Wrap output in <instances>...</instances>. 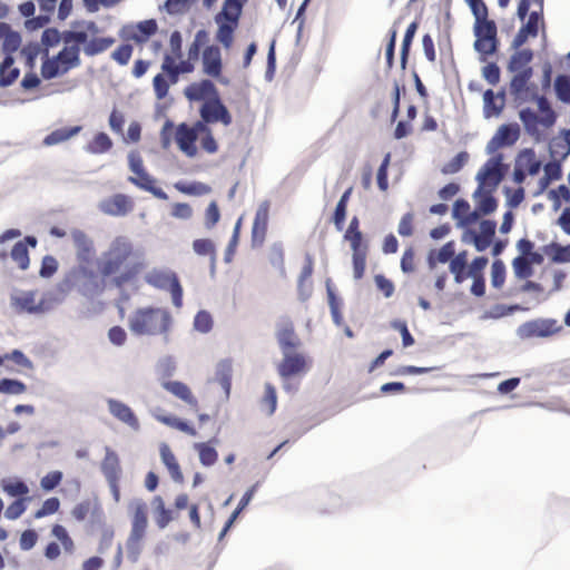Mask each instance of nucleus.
I'll list each match as a JSON object with an SVG mask.
<instances>
[{"label":"nucleus","instance_id":"obj_1","mask_svg":"<svg viewBox=\"0 0 570 570\" xmlns=\"http://www.w3.org/2000/svg\"><path fill=\"white\" fill-rule=\"evenodd\" d=\"M104 278H110L116 287L134 282L145 269L144 255L126 236H117L98 262Z\"/></svg>","mask_w":570,"mask_h":570},{"label":"nucleus","instance_id":"obj_2","mask_svg":"<svg viewBox=\"0 0 570 570\" xmlns=\"http://www.w3.org/2000/svg\"><path fill=\"white\" fill-rule=\"evenodd\" d=\"M173 324L168 309L163 307L137 308L128 321L129 330L138 336H165L167 338Z\"/></svg>","mask_w":570,"mask_h":570},{"label":"nucleus","instance_id":"obj_3","mask_svg":"<svg viewBox=\"0 0 570 570\" xmlns=\"http://www.w3.org/2000/svg\"><path fill=\"white\" fill-rule=\"evenodd\" d=\"M474 17L473 27L475 41L474 49L481 55V60L485 61L489 56L497 52L498 28L493 20L488 18V7L483 0H466Z\"/></svg>","mask_w":570,"mask_h":570},{"label":"nucleus","instance_id":"obj_4","mask_svg":"<svg viewBox=\"0 0 570 570\" xmlns=\"http://www.w3.org/2000/svg\"><path fill=\"white\" fill-rule=\"evenodd\" d=\"M130 515V532L126 540L127 557L137 562L141 551L142 541L148 529V505L142 499H134L128 504Z\"/></svg>","mask_w":570,"mask_h":570},{"label":"nucleus","instance_id":"obj_5","mask_svg":"<svg viewBox=\"0 0 570 570\" xmlns=\"http://www.w3.org/2000/svg\"><path fill=\"white\" fill-rule=\"evenodd\" d=\"M78 66H80V47L66 46L57 56L47 58L42 62L41 75L45 79H52Z\"/></svg>","mask_w":570,"mask_h":570},{"label":"nucleus","instance_id":"obj_6","mask_svg":"<svg viewBox=\"0 0 570 570\" xmlns=\"http://www.w3.org/2000/svg\"><path fill=\"white\" fill-rule=\"evenodd\" d=\"M145 281L158 289H168L175 307L183 306V287L176 273L165 269H153L146 274Z\"/></svg>","mask_w":570,"mask_h":570},{"label":"nucleus","instance_id":"obj_7","mask_svg":"<svg viewBox=\"0 0 570 570\" xmlns=\"http://www.w3.org/2000/svg\"><path fill=\"white\" fill-rule=\"evenodd\" d=\"M51 535L57 541H50L43 549V556L49 561L57 560L61 554V548L65 553L72 554L76 550V544L68 530L59 523L51 527Z\"/></svg>","mask_w":570,"mask_h":570},{"label":"nucleus","instance_id":"obj_8","mask_svg":"<svg viewBox=\"0 0 570 570\" xmlns=\"http://www.w3.org/2000/svg\"><path fill=\"white\" fill-rule=\"evenodd\" d=\"M495 229V222L484 219L480 223V232L466 228L462 234V242L473 244L478 252H483L493 243Z\"/></svg>","mask_w":570,"mask_h":570},{"label":"nucleus","instance_id":"obj_9","mask_svg":"<svg viewBox=\"0 0 570 570\" xmlns=\"http://www.w3.org/2000/svg\"><path fill=\"white\" fill-rule=\"evenodd\" d=\"M562 330L558 321L550 318H539L525 322L519 328L522 338L549 337Z\"/></svg>","mask_w":570,"mask_h":570},{"label":"nucleus","instance_id":"obj_10","mask_svg":"<svg viewBox=\"0 0 570 570\" xmlns=\"http://www.w3.org/2000/svg\"><path fill=\"white\" fill-rule=\"evenodd\" d=\"M37 291H21L11 295L10 302L12 308L19 313L39 314L43 313L46 307L45 299H38Z\"/></svg>","mask_w":570,"mask_h":570},{"label":"nucleus","instance_id":"obj_11","mask_svg":"<svg viewBox=\"0 0 570 570\" xmlns=\"http://www.w3.org/2000/svg\"><path fill=\"white\" fill-rule=\"evenodd\" d=\"M203 72L217 79L223 85H228L229 80L223 77L222 52L217 46H207L202 53Z\"/></svg>","mask_w":570,"mask_h":570},{"label":"nucleus","instance_id":"obj_12","mask_svg":"<svg viewBox=\"0 0 570 570\" xmlns=\"http://www.w3.org/2000/svg\"><path fill=\"white\" fill-rule=\"evenodd\" d=\"M532 75V68H525L520 72H517L511 79L510 92L515 100L530 101L535 96V86H529Z\"/></svg>","mask_w":570,"mask_h":570},{"label":"nucleus","instance_id":"obj_13","mask_svg":"<svg viewBox=\"0 0 570 570\" xmlns=\"http://www.w3.org/2000/svg\"><path fill=\"white\" fill-rule=\"evenodd\" d=\"M503 178L500 159L491 158L478 173L476 179L479 181V190L489 189L495 190L498 185Z\"/></svg>","mask_w":570,"mask_h":570},{"label":"nucleus","instance_id":"obj_14","mask_svg":"<svg viewBox=\"0 0 570 570\" xmlns=\"http://www.w3.org/2000/svg\"><path fill=\"white\" fill-rule=\"evenodd\" d=\"M158 30L155 19H148L134 24H127L121 29V37L138 45L145 43Z\"/></svg>","mask_w":570,"mask_h":570},{"label":"nucleus","instance_id":"obj_15","mask_svg":"<svg viewBox=\"0 0 570 570\" xmlns=\"http://www.w3.org/2000/svg\"><path fill=\"white\" fill-rule=\"evenodd\" d=\"M200 117L207 124L222 122L229 125L232 116L225 105L222 102L219 96L206 100L200 108Z\"/></svg>","mask_w":570,"mask_h":570},{"label":"nucleus","instance_id":"obj_16","mask_svg":"<svg viewBox=\"0 0 570 570\" xmlns=\"http://www.w3.org/2000/svg\"><path fill=\"white\" fill-rule=\"evenodd\" d=\"M283 355L284 357L277 367L278 374L283 379H287L306 371L307 362L303 354L287 351L286 353H283Z\"/></svg>","mask_w":570,"mask_h":570},{"label":"nucleus","instance_id":"obj_17","mask_svg":"<svg viewBox=\"0 0 570 570\" xmlns=\"http://www.w3.org/2000/svg\"><path fill=\"white\" fill-rule=\"evenodd\" d=\"M184 94L190 101H206L219 96L216 86L209 79L191 82L185 88Z\"/></svg>","mask_w":570,"mask_h":570},{"label":"nucleus","instance_id":"obj_18","mask_svg":"<svg viewBox=\"0 0 570 570\" xmlns=\"http://www.w3.org/2000/svg\"><path fill=\"white\" fill-rule=\"evenodd\" d=\"M276 337L283 353L294 351L301 345V341L295 333L294 324L288 318L282 320L278 324Z\"/></svg>","mask_w":570,"mask_h":570},{"label":"nucleus","instance_id":"obj_19","mask_svg":"<svg viewBox=\"0 0 570 570\" xmlns=\"http://www.w3.org/2000/svg\"><path fill=\"white\" fill-rule=\"evenodd\" d=\"M99 207L101 212L107 215L124 216L132 209L134 204L128 196L124 194H116L107 199H104Z\"/></svg>","mask_w":570,"mask_h":570},{"label":"nucleus","instance_id":"obj_20","mask_svg":"<svg viewBox=\"0 0 570 570\" xmlns=\"http://www.w3.org/2000/svg\"><path fill=\"white\" fill-rule=\"evenodd\" d=\"M268 218H269V203L263 202L258 206L256 214H255L254 222H253L252 239H253L254 244H258V245L263 244L265 236H266V232H267Z\"/></svg>","mask_w":570,"mask_h":570},{"label":"nucleus","instance_id":"obj_21","mask_svg":"<svg viewBox=\"0 0 570 570\" xmlns=\"http://www.w3.org/2000/svg\"><path fill=\"white\" fill-rule=\"evenodd\" d=\"M108 409L110 413L122 423L127 424L134 430L139 429V421L137 416L135 415L132 410L125 403L117 400H109Z\"/></svg>","mask_w":570,"mask_h":570},{"label":"nucleus","instance_id":"obj_22","mask_svg":"<svg viewBox=\"0 0 570 570\" xmlns=\"http://www.w3.org/2000/svg\"><path fill=\"white\" fill-rule=\"evenodd\" d=\"M453 217L458 219V224L465 229L479 219V212L471 210L470 204L465 199H458L453 205Z\"/></svg>","mask_w":570,"mask_h":570},{"label":"nucleus","instance_id":"obj_23","mask_svg":"<svg viewBox=\"0 0 570 570\" xmlns=\"http://www.w3.org/2000/svg\"><path fill=\"white\" fill-rule=\"evenodd\" d=\"M28 245L35 247L37 239L33 236H27L23 240H19L11 249V258L18 264L19 268L24 271L29 267L30 258Z\"/></svg>","mask_w":570,"mask_h":570},{"label":"nucleus","instance_id":"obj_24","mask_svg":"<svg viewBox=\"0 0 570 570\" xmlns=\"http://www.w3.org/2000/svg\"><path fill=\"white\" fill-rule=\"evenodd\" d=\"M136 176H131L128 178L130 183L136 185L137 187L151 193L156 198L161 200H167L168 195L159 187L155 185V179L148 175L146 170L142 173H136Z\"/></svg>","mask_w":570,"mask_h":570},{"label":"nucleus","instance_id":"obj_25","mask_svg":"<svg viewBox=\"0 0 570 570\" xmlns=\"http://www.w3.org/2000/svg\"><path fill=\"white\" fill-rule=\"evenodd\" d=\"M163 386L165 387V390H167L173 395L187 403L194 410H198V401L193 395L187 384L179 381H167L163 384Z\"/></svg>","mask_w":570,"mask_h":570},{"label":"nucleus","instance_id":"obj_26","mask_svg":"<svg viewBox=\"0 0 570 570\" xmlns=\"http://www.w3.org/2000/svg\"><path fill=\"white\" fill-rule=\"evenodd\" d=\"M159 453H160L161 461L165 464V466L167 468L171 479L175 482L181 483L184 481V475L180 471V465H179L175 454L170 450L169 445L166 443H163L159 448Z\"/></svg>","mask_w":570,"mask_h":570},{"label":"nucleus","instance_id":"obj_27","mask_svg":"<svg viewBox=\"0 0 570 570\" xmlns=\"http://www.w3.org/2000/svg\"><path fill=\"white\" fill-rule=\"evenodd\" d=\"M101 471L107 481H119L121 468L117 453L111 450H107L106 455L101 462Z\"/></svg>","mask_w":570,"mask_h":570},{"label":"nucleus","instance_id":"obj_28","mask_svg":"<svg viewBox=\"0 0 570 570\" xmlns=\"http://www.w3.org/2000/svg\"><path fill=\"white\" fill-rule=\"evenodd\" d=\"M484 100V116L487 118L498 116L504 108L505 99L504 94L501 92L498 96L491 89H488L483 95Z\"/></svg>","mask_w":570,"mask_h":570},{"label":"nucleus","instance_id":"obj_29","mask_svg":"<svg viewBox=\"0 0 570 570\" xmlns=\"http://www.w3.org/2000/svg\"><path fill=\"white\" fill-rule=\"evenodd\" d=\"M215 21L218 24L216 40L222 43L225 49H229L234 42V33L238 23L225 21L219 18H215Z\"/></svg>","mask_w":570,"mask_h":570},{"label":"nucleus","instance_id":"obj_30","mask_svg":"<svg viewBox=\"0 0 570 570\" xmlns=\"http://www.w3.org/2000/svg\"><path fill=\"white\" fill-rule=\"evenodd\" d=\"M494 190L489 189H482L474 193V197L478 198L476 200V209L479 212V217L481 215H488L493 213L498 207V202L493 197L492 193Z\"/></svg>","mask_w":570,"mask_h":570},{"label":"nucleus","instance_id":"obj_31","mask_svg":"<svg viewBox=\"0 0 570 570\" xmlns=\"http://www.w3.org/2000/svg\"><path fill=\"white\" fill-rule=\"evenodd\" d=\"M155 522L159 529L166 528L174 519L171 510L167 509L164 499L156 495L153 499Z\"/></svg>","mask_w":570,"mask_h":570},{"label":"nucleus","instance_id":"obj_32","mask_svg":"<svg viewBox=\"0 0 570 570\" xmlns=\"http://www.w3.org/2000/svg\"><path fill=\"white\" fill-rule=\"evenodd\" d=\"M450 272L454 275V281L459 284L466 279L468 253L465 250L456 254L450 262Z\"/></svg>","mask_w":570,"mask_h":570},{"label":"nucleus","instance_id":"obj_33","mask_svg":"<svg viewBox=\"0 0 570 570\" xmlns=\"http://www.w3.org/2000/svg\"><path fill=\"white\" fill-rule=\"evenodd\" d=\"M242 8L243 3L239 0H225L222 11L218 12L215 18L238 23L242 14Z\"/></svg>","mask_w":570,"mask_h":570},{"label":"nucleus","instance_id":"obj_34","mask_svg":"<svg viewBox=\"0 0 570 570\" xmlns=\"http://www.w3.org/2000/svg\"><path fill=\"white\" fill-rule=\"evenodd\" d=\"M0 29L4 31L2 35V51L4 56L12 57V53L18 51L21 45V37L18 32L11 31L6 24H1Z\"/></svg>","mask_w":570,"mask_h":570},{"label":"nucleus","instance_id":"obj_35","mask_svg":"<svg viewBox=\"0 0 570 570\" xmlns=\"http://www.w3.org/2000/svg\"><path fill=\"white\" fill-rule=\"evenodd\" d=\"M520 137L518 124H505L499 127L490 142H517Z\"/></svg>","mask_w":570,"mask_h":570},{"label":"nucleus","instance_id":"obj_36","mask_svg":"<svg viewBox=\"0 0 570 570\" xmlns=\"http://www.w3.org/2000/svg\"><path fill=\"white\" fill-rule=\"evenodd\" d=\"M176 190L189 196H204L212 193V187L202 181H177L174 184Z\"/></svg>","mask_w":570,"mask_h":570},{"label":"nucleus","instance_id":"obj_37","mask_svg":"<svg viewBox=\"0 0 570 570\" xmlns=\"http://www.w3.org/2000/svg\"><path fill=\"white\" fill-rule=\"evenodd\" d=\"M19 77V69L13 67V58L4 56L0 62V86L11 85Z\"/></svg>","mask_w":570,"mask_h":570},{"label":"nucleus","instance_id":"obj_38","mask_svg":"<svg viewBox=\"0 0 570 570\" xmlns=\"http://www.w3.org/2000/svg\"><path fill=\"white\" fill-rule=\"evenodd\" d=\"M2 490L10 497H21L24 498L29 493L28 485L14 478L3 479L1 481Z\"/></svg>","mask_w":570,"mask_h":570},{"label":"nucleus","instance_id":"obj_39","mask_svg":"<svg viewBox=\"0 0 570 570\" xmlns=\"http://www.w3.org/2000/svg\"><path fill=\"white\" fill-rule=\"evenodd\" d=\"M194 449L198 452L199 461L203 465L212 466L217 462L218 453L209 443H195Z\"/></svg>","mask_w":570,"mask_h":570},{"label":"nucleus","instance_id":"obj_40","mask_svg":"<svg viewBox=\"0 0 570 570\" xmlns=\"http://www.w3.org/2000/svg\"><path fill=\"white\" fill-rule=\"evenodd\" d=\"M532 51L529 49L517 51L510 59L509 70L513 72H520L525 68H530L528 65L532 60Z\"/></svg>","mask_w":570,"mask_h":570},{"label":"nucleus","instance_id":"obj_41","mask_svg":"<svg viewBox=\"0 0 570 570\" xmlns=\"http://www.w3.org/2000/svg\"><path fill=\"white\" fill-rule=\"evenodd\" d=\"M544 253L548 254L554 263H570V244L562 246L557 243H551L544 247Z\"/></svg>","mask_w":570,"mask_h":570},{"label":"nucleus","instance_id":"obj_42","mask_svg":"<svg viewBox=\"0 0 570 570\" xmlns=\"http://www.w3.org/2000/svg\"><path fill=\"white\" fill-rule=\"evenodd\" d=\"M115 42L114 38L106 37V38H94L90 41H87V45L83 48V51L87 56H96L98 53H101L106 51L108 48H110Z\"/></svg>","mask_w":570,"mask_h":570},{"label":"nucleus","instance_id":"obj_43","mask_svg":"<svg viewBox=\"0 0 570 570\" xmlns=\"http://www.w3.org/2000/svg\"><path fill=\"white\" fill-rule=\"evenodd\" d=\"M208 41V33L206 30H198L194 37L193 42L188 46L187 58L198 61L202 47Z\"/></svg>","mask_w":570,"mask_h":570},{"label":"nucleus","instance_id":"obj_44","mask_svg":"<svg viewBox=\"0 0 570 570\" xmlns=\"http://www.w3.org/2000/svg\"><path fill=\"white\" fill-rule=\"evenodd\" d=\"M81 130L80 126H73V127H63L53 130L50 135H48L43 142H63L71 137H73L76 134H78Z\"/></svg>","mask_w":570,"mask_h":570},{"label":"nucleus","instance_id":"obj_45","mask_svg":"<svg viewBox=\"0 0 570 570\" xmlns=\"http://www.w3.org/2000/svg\"><path fill=\"white\" fill-rule=\"evenodd\" d=\"M417 30V23L412 22L407 27L403 41H402V48H401V67L402 69L406 68L407 58L410 53L411 43L413 41V38L415 36V32Z\"/></svg>","mask_w":570,"mask_h":570},{"label":"nucleus","instance_id":"obj_46","mask_svg":"<svg viewBox=\"0 0 570 570\" xmlns=\"http://www.w3.org/2000/svg\"><path fill=\"white\" fill-rule=\"evenodd\" d=\"M535 99L538 102L539 110L542 112L541 117V125L544 127H550L556 121V114L550 107L549 101L543 96H535L532 98V100Z\"/></svg>","mask_w":570,"mask_h":570},{"label":"nucleus","instance_id":"obj_47","mask_svg":"<svg viewBox=\"0 0 570 570\" xmlns=\"http://www.w3.org/2000/svg\"><path fill=\"white\" fill-rule=\"evenodd\" d=\"M353 249V272L356 279H361L366 266V247L361 246Z\"/></svg>","mask_w":570,"mask_h":570},{"label":"nucleus","instance_id":"obj_48","mask_svg":"<svg viewBox=\"0 0 570 570\" xmlns=\"http://www.w3.org/2000/svg\"><path fill=\"white\" fill-rule=\"evenodd\" d=\"M519 164L530 175H535L541 168V161L537 159L533 150L525 149L519 158Z\"/></svg>","mask_w":570,"mask_h":570},{"label":"nucleus","instance_id":"obj_49","mask_svg":"<svg viewBox=\"0 0 570 570\" xmlns=\"http://www.w3.org/2000/svg\"><path fill=\"white\" fill-rule=\"evenodd\" d=\"M157 420L165 425L177 429L188 435L195 436L197 434L193 426L176 416L159 415L157 416Z\"/></svg>","mask_w":570,"mask_h":570},{"label":"nucleus","instance_id":"obj_50","mask_svg":"<svg viewBox=\"0 0 570 570\" xmlns=\"http://www.w3.org/2000/svg\"><path fill=\"white\" fill-rule=\"evenodd\" d=\"M520 118L528 132L532 135H538L539 125H541V118H539L533 110H531L530 108L522 109L520 111Z\"/></svg>","mask_w":570,"mask_h":570},{"label":"nucleus","instance_id":"obj_51","mask_svg":"<svg viewBox=\"0 0 570 570\" xmlns=\"http://www.w3.org/2000/svg\"><path fill=\"white\" fill-rule=\"evenodd\" d=\"M27 391V385L13 379H1L0 380V393L8 395H19Z\"/></svg>","mask_w":570,"mask_h":570},{"label":"nucleus","instance_id":"obj_52","mask_svg":"<svg viewBox=\"0 0 570 570\" xmlns=\"http://www.w3.org/2000/svg\"><path fill=\"white\" fill-rule=\"evenodd\" d=\"M513 272L517 278L527 279L532 276L533 268L527 257H514L512 261Z\"/></svg>","mask_w":570,"mask_h":570},{"label":"nucleus","instance_id":"obj_53","mask_svg":"<svg viewBox=\"0 0 570 570\" xmlns=\"http://www.w3.org/2000/svg\"><path fill=\"white\" fill-rule=\"evenodd\" d=\"M277 406V396L275 387L267 383L265 385V393L262 399V407L267 415H272Z\"/></svg>","mask_w":570,"mask_h":570},{"label":"nucleus","instance_id":"obj_54","mask_svg":"<svg viewBox=\"0 0 570 570\" xmlns=\"http://www.w3.org/2000/svg\"><path fill=\"white\" fill-rule=\"evenodd\" d=\"M171 82L166 78L164 72L157 73L153 79V88L158 100H163L168 96Z\"/></svg>","mask_w":570,"mask_h":570},{"label":"nucleus","instance_id":"obj_55","mask_svg":"<svg viewBox=\"0 0 570 570\" xmlns=\"http://www.w3.org/2000/svg\"><path fill=\"white\" fill-rule=\"evenodd\" d=\"M554 89L559 100L570 102V77L558 76L554 81Z\"/></svg>","mask_w":570,"mask_h":570},{"label":"nucleus","instance_id":"obj_56","mask_svg":"<svg viewBox=\"0 0 570 570\" xmlns=\"http://www.w3.org/2000/svg\"><path fill=\"white\" fill-rule=\"evenodd\" d=\"M505 281V265L501 259H495L491 266V284L495 288H501Z\"/></svg>","mask_w":570,"mask_h":570},{"label":"nucleus","instance_id":"obj_57","mask_svg":"<svg viewBox=\"0 0 570 570\" xmlns=\"http://www.w3.org/2000/svg\"><path fill=\"white\" fill-rule=\"evenodd\" d=\"M358 226L360 223L357 217H353L345 233V238L350 240L352 248L362 246V233L360 232Z\"/></svg>","mask_w":570,"mask_h":570},{"label":"nucleus","instance_id":"obj_58","mask_svg":"<svg viewBox=\"0 0 570 570\" xmlns=\"http://www.w3.org/2000/svg\"><path fill=\"white\" fill-rule=\"evenodd\" d=\"M176 142H195L197 140V131L194 127L181 124L176 128Z\"/></svg>","mask_w":570,"mask_h":570},{"label":"nucleus","instance_id":"obj_59","mask_svg":"<svg viewBox=\"0 0 570 570\" xmlns=\"http://www.w3.org/2000/svg\"><path fill=\"white\" fill-rule=\"evenodd\" d=\"M489 259L485 256L475 257L466 269V278L484 277L483 271L487 267Z\"/></svg>","mask_w":570,"mask_h":570},{"label":"nucleus","instance_id":"obj_60","mask_svg":"<svg viewBox=\"0 0 570 570\" xmlns=\"http://www.w3.org/2000/svg\"><path fill=\"white\" fill-rule=\"evenodd\" d=\"M268 263L283 271L284 269V249L281 244H274L269 247L267 253Z\"/></svg>","mask_w":570,"mask_h":570},{"label":"nucleus","instance_id":"obj_61","mask_svg":"<svg viewBox=\"0 0 570 570\" xmlns=\"http://www.w3.org/2000/svg\"><path fill=\"white\" fill-rule=\"evenodd\" d=\"M59 508H60L59 499L56 497L49 498V499L45 500L41 508L35 512V518L41 519L47 515L55 514L56 512L59 511Z\"/></svg>","mask_w":570,"mask_h":570},{"label":"nucleus","instance_id":"obj_62","mask_svg":"<svg viewBox=\"0 0 570 570\" xmlns=\"http://www.w3.org/2000/svg\"><path fill=\"white\" fill-rule=\"evenodd\" d=\"M29 498H19L9 504L4 511V517L9 520H16L20 518L26 511V502Z\"/></svg>","mask_w":570,"mask_h":570},{"label":"nucleus","instance_id":"obj_63","mask_svg":"<svg viewBox=\"0 0 570 570\" xmlns=\"http://www.w3.org/2000/svg\"><path fill=\"white\" fill-rule=\"evenodd\" d=\"M469 155L464 151L459 153L450 161L442 167L443 174H455L458 173L468 161Z\"/></svg>","mask_w":570,"mask_h":570},{"label":"nucleus","instance_id":"obj_64","mask_svg":"<svg viewBox=\"0 0 570 570\" xmlns=\"http://www.w3.org/2000/svg\"><path fill=\"white\" fill-rule=\"evenodd\" d=\"M194 327L202 333L209 332L213 327L212 315L206 311H199L195 316Z\"/></svg>","mask_w":570,"mask_h":570}]
</instances>
